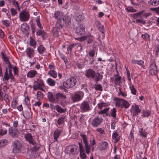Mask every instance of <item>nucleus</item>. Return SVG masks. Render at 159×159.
Segmentation results:
<instances>
[{"instance_id": "1", "label": "nucleus", "mask_w": 159, "mask_h": 159, "mask_svg": "<svg viewBox=\"0 0 159 159\" xmlns=\"http://www.w3.org/2000/svg\"><path fill=\"white\" fill-rule=\"evenodd\" d=\"M25 137L29 143L31 148V150L32 151L36 152L39 150L40 148L39 146L34 140L31 134L28 133L25 134Z\"/></svg>"}, {"instance_id": "2", "label": "nucleus", "mask_w": 159, "mask_h": 159, "mask_svg": "<svg viewBox=\"0 0 159 159\" xmlns=\"http://www.w3.org/2000/svg\"><path fill=\"white\" fill-rule=\"evenodd\" d=\"M114 100L116 101V106L120 107L121 108L124 107L128 108L129 106V104L126 100L123 99L118 98L117 97H115Z\"/></svg>"}, {"instance_id": "3", "label": "nucleus", "mask_w": 159, "mask_h": 159, "mask_svg": "<svg viewBox=\"0 0 159 159\" xmlns=\"http://www.w3.org/2000/svg\"><path fill=\"white\" fill-rule=\"evenodd\" d=\"M65 152L67 154L74 155L78 153L79 149L78 146L73 145L66 147L65 149Z\"/></svg>"}, {"instance_id": "4", "label": "nucleus", "mask_w": 159, "mask_h": 159, "mask_svg": "<svg viewBox=\"0 0 159 159\" xmlns=\"http://www.w3.org/2000/svg\"><path fill=\"white\" fill-rule=\"evenodd\" d=\"M76 83V79L74 77H71L63 82V85L66 88L69 89L74 86Z\"/></svg>"}, {"instance_id": "5", "label": "nucleus", "mask_w": 159, "mask_h": 159, "mask_svg": "<svg viewBox=\"0 0 159 159\" xmlns=\"http://www.w3.org/2000/svg\"><path fill=\"white\" fill-rule=\"evenodd\" d=\"M12 146V152L14 153L20 152L22 147L20 142L18 140H16L13 143Z\"/></svg>"}, {"instance_id": "6", "label": "nucleus", "mask_w": 159, "mask_h": 159, "mask_svg": "<svg viewBox=\"0 0 159 159\" xmlns=\"http://www.w3.org/2000/svg\"><path fill=\"white\" fill-rule=\"evenodd\" d=\"M80 136L82 138L83 142L84 144L86 152L89 154L90 152V147L88 144L87 137L85 134L81 133L80 134Z\"/></svg>"}, {"instance_id": "7", "label": "nucleus", "mask_w": 159, "mask_h": 159, "mask_svg": "<svg viewBox=\"0 0 159 159\" xmlns=\"http://www.w3.org/2000/svg\"><path fill=\"white\" fill-rule=\"evenodd\" d=\"M30 15L28 12L23 11L19 14V18L21 21L25 22L29 19Z\"/></svg>"}, {"instance_id": "8", "label": "nucleus", "mask_w": 159, "mask_h": 159, "mask_svg": "<svg viewBox=\"0 0 159 159\" xmlns=\"http://www.w3.org/2000/svg\"><path fill=\"white\" fill-rule=\"evenodd\" d=\"M151 15V13L150 12H147L145 10H143L138 12L134 14H133V15L134 16V17L137 18L139 16L142 15L141 16V18H146Z\"/></svg>"}, {"instance_id": "9", "label": "nucleus", "mask_w": 159, "mask_h": 159, "mask_svg": "<svg viewBox=\"0 0 159 159\" xmlns=\"http://www.w3.org/2000/svg\"><path fill=\"white\" fill-rule=\"evenodd\" d=\"M90 106L89 102L86 101L83 102L80 106L81 111L82 112H87L90 110Z\"/></svg>"}, {"instance_id": "10", "label": "nucleus", "mask_w": 159, "mask_h": 159, "mask_svg": "<svg viewBox=\"0 0 159 159\" xmlns=\"http://www.w3.org/2000/svg\"><path fill=\"white\" fill-rule=\"evenodd\" d=\"M8 133L13 138L18 137L20 134L17 129L12 128H9Z\"/></svg>"}, {"instance_id": "11", "label": "nucleus", "mask_w": 159, "mask_h": 159, "mask_svg": "<svg viewBox=\"0 0 159 159\" xmlns=\"http://www.w3.org/2000/svg\"><path fill=\"white\" fill-rule=\"evenodd\" d=\"M75 33L78 35L84 34L85 33V28L84 25H78L76 29Z\"/></svg>"}, {"instance_id": "12", "label": "nucleus", "mask_w": 159, "mask_h": 159, "mask_svg": "<svg viewBox=\"0 0 159 159\" xmlns=\"http://www.w3.org/2000/svg\"><path fill=\"white\" fill-rule=\"evenodd\" d=\"M56 103L61 102L66 98V95L61 93H57L56 94Z\"/></svg>"}, {"instance_id": "13", "label": "nucleus", "mask_w": 159, "mask_h": 159, "mask_svg": "<svg viewBox=\"0 0 159 159\" xmlns=\"http://www.w3.org/2000/svg\"><path fill=\"white\" fill-rule=\"evenodd\" d=\"M95 71L91 69H89L85 71V76L88 78L94 79L95 77Z\"/></svg>"}, {"instance_id": "14", "label": "nucleus", "mask_w": 159, "mask_h": 159, "mask_svg": "<svg viewBox=\"0 0 159 159\" xmlns=\"http://www.w3.org/2000/svg\"><path fill=\"white\" fill-rule=\"evenodd\" d=\"M103 120L102 118L97 117L93 120L91 124L93 127H97L101 124Z\"/></svg>"}, {"instance_id": "15", "label": "nucleus", "mask_w": 159, "mask_h": 159, "mask_svg": "<svg viewBox=\"0 0 159 159\" xmlns=\"http://www.w3.org/2000/svg\"><path fill=\"white\" fill-rule=\"evenodd\" d=\"M81 41H84L86 40L88 44H90L92 43L94 40V38L92 35H87L86 36H84L81 38H80Z\"/></svg>"}, {"instance_id": "16", "label": "nucleus", "mask_w": 159, "mask_h": 159, "mask_svg": "<svg viewBox=\"0 0 159 159\" xmlns=\"http://www.w3.org/2000/svg\"><path fill=\"white\" fill-rule=\"evenodd\" d=\"M157 69L154 63H152L150 65L149 72L151 75H155L157 73Z\"/></svg>"}, {"instance_id": "17", "label": "nucleus", "mask_w": 159, "mask_h": 159, "mask_svg": "<svg viewBox=\"0 0 159 159\" xmlns=\"http://www.w3.org/2000/svg\"><path fill=\"white\" fill-rule=\"evenodd\" d=\"M57 21L56 25V26L59 29H61L64 24L65 19L62 17V19H59L57 20Z\"/></svg>"}, {"instance_id": "18", "label": "nucleus", "mask_w": 159, "mask_h": 159, "mask_svg": "<svg viewBox=\"0 0 159 159\" xmlns=\"http://www.w3.org/2000/svg\"><path fill=\"white\" fill-rule=\"evenodd\" d=\"M74 18L75 20L79 21L83 20L84 17L81 13H77L75 14Z\"/></svg>"}, {"instance_id": "19", "label": "nucleus", "mask_w": 159, "mask_h": 159, "mask_svg": "<svg viewBox=\"0 0 159 159\" xmlns=\"http://www.w3.org/2000/svg\"><path fill=\"white\" fill-rule=\"evenodd\" d=\"M71 99L73 102H74L80 100L81 99V97L80 94L75 93L72 96Z\"/></svg>"}, {"instance_id": "20", "label": "nucleus", "mask_w": 159, "mask_h": 159, "mask_svg": "<svg viewBox=\"0 0 159 159\" xmlns=\"http://www.w3.org/2000/svg\"><path fill=\"white\" fill-rule=\"evenodd\" d=\"M61 133V130L58 129L54 131L53 136L55 141H57V139L59 137Z\"/></svg>"}, {"instance_id": "21", "label": "nucleus", "mask_w": 159, "mask_h": 159, "mask_svg": "<svg viewBox=\"0 0 159 159\" xmlns=\"http://www.w3.org/2000/svg\"><path fill=\"white\" fill-rule=\"evenodd\" d=\"M34 52V50L30 48H28L25 51L27 55L30 58H31L33 57Z\"/></svg>"}, {"instance_id": "22", "label": "nucleus", "mask_w": 159, "mask_h": 159, "mask_svg": "<svg viewBox=\"0 0 159 159\" xmlns=\"http://www.w3.org/2000/svg\"><path fill=\"white\" fill-rule=\"evenodd\" d=\"M131 62L133 64H137L140 66L142 68H143V69H145V66L144 65V62L142 60H132L131 61Z\"/></svg>"}, {"instance_id": "23", "label": "nucleus", "mask_w": 159, "mask_h": 159, "mask_svg": "<svg viewBox=\"0 0 159 159\" xmlns=\"http://www.w3.org/2000/svg\"><path fill=\"white\" fill-rule=\"evenodd\" d=\"M108 143L106 142H102L99 144L98 148L101 150L105 149L107 147Z\"/></svg>"}, {"instance_id": "24", "label": "nucleus", "mask_w": 159, "mask_h": 159, "mask_svg": "<svg viewBox=\"0 0 159 159\" xmlns=\"http://www.w3.org/2000/svg\"><path fill=\"white\" fill-rule=\"evenodd\" d=\"M63 15L61 12L58 11H56L54 15V17L55 19L58 20L59 19H62Z\"/></svg>"}, {"instance_id": "25", "label": "nucleus", "mask_w": 159, "mask_h": 159, "mask_svg": "<svg viewBox=\"0 0 159 159\" xmlns=\"http://www.w3.org/2000/svg\"><path fill=\"white\" fill-rule=\"evenodd\" d=\"M48 98L49 101L54 103H56V97H54L52 93L50 92L48 93Z\"/></svg>"}, {"instance_id": "26", "label": "nucleus", "mask_w": 159, "mask_h": 159, "mask_svg": "<svg viewBox=\"0 0 159 159\" xmlns=\"http://www.w3.org/2000/svg\"><path fill=\"white\" fill-rule=\"evenodd\" d=\"M134 111V112L133 113L134 116H137L141 112V110L139 109V106L136 105H135Z\"/></svg>"}, {"instance_id": "27", "label": "nucleus", "mask_w": 159, "mask_h": 159, "mask_svg": "<svg viewBox=\"0 0 159 159\" xmlns=\"http://www.w3.org/2000/svg\"><path fill=\"white\" fill-rule=\"evenodd\" d=\"M58 28L57 27H54L53 28L52 30V33L53 34V35L56 37H58L59 35V30H58Z\"/></svg>"}, {"instance_id": "28", "label": "nucleus", "mask_w": 159, "mask_h": 159, "mask_svg": "<svg viewBox=\"0 0 159 159\" xmlns=\"http://www.w3.org/2000/svg\"><path fill=\"white\" fill-rule=\"evenodd\" d=\"M36 74L37 73L35 70H31L27 73V76L28 77L32 78L34 77Z\"/></svg>"}, {"instance_id": "29", "label": "nucleus", "mask_w": 159, "mask_h": 159, "mask_svg": "<svg viewBox=\"0 0 159 159\" xmlns=\"http://www.w3.org/2000/svg\"><path fill=\"white\" fill-rule=\"evenodd\" d=\"M29 26L26 24L23 25L21 27V29L23 32H25L26 33L28 32V30L29 29Z\"/></svg>"}, {"instance_id": "30", "label": "nucleus", "mask_w": 159, "mask_h": 159, "mask_svg": "<svg viewBox=\"0 0 159 159\" xmlns=\"http://www.w3.org/2000/svg\"><path fill=\"white\" fill-rule=\"evenodd\" d=\"M2 56V58L4 59V61H5L6 63L7 64H8L9 65V66H11V63L10 61H9L8 58L4 54L3 52H1Z\"/></svg>"}, {"instance_id": "31", "label": "nucleus", "mask_w": 159, "mask_h": 159, "mask_svg": "<svg viewBox=\"0 0 159 159\" xmlns=\"http://www.w3.org/2000/svg\"><path fill=\"white\" fill-rule=\"evenodd\" d=\"M55 108L56 109V110L58 112L62 113L65 112L66 110L63 109L58 105H57L55 106Z\"/></svg>"}, {"instance_id": "32", "label": "nucleus", "mask_w": 159, "mask_h": 159, "mask_svg": "<svg viewBox=\"0 0 159 159\" xmlns=\"http://www.w3.org/2000/svg\"><path fill=\"white\" fill-rule=\"evenodd\" d=\"M112 138L115 139V142L117 143L120 140L119 135L116 132L113 133L112 134Z\"/></svg>"}, {"instance_id": "33", "label": "nucleus", "mask_w": 159, "mask_h": 159, "mask_svg": "<svg viewBox=\"0 0 159 159\" xmlns=\"http://www.w3.org/2000/svg\"><path fill=\"white\" fill-rule=\"evenodd\" d=\"M35 82H36V84L40 88L43 86H44V84L43 83V81L42 80L40 79H38L36 81H35Z\"/></svg>"}, {"instance_id": "34", "label": "nucleus", "mask_w": 159, "mask_h": 159, "mask_svg": "<svg viewBox=\"0 0 159 159\" xmlns=\"http://www.w3.org/2000/svg\"><path fill=\"white\" fill-rule=\"evenodd\" d=\"M47 83L50 86H53L55 84V82L54 80L51 78H48L47 80Z\"/></svg>"}, {"instance_id": "35", "label": "nucleus", "mask_w": 159, "mask_h": 159, "mask_svg": "<svg viewBox=\"0 0 159 159\" xmlns=\"http://www.w3.org/2000/svg\"><path fill=\"white\" fill-rule=\"evenodd\" d=\"M103 76L101 75L99 73H97L95 75V81L96 82H98L101 79H102Z\"/></svg>"}, {"instance_id": "36", "label": "nucleus", "mask_w": 159, "mask_h": 159, "mask_svg": "<svg viewBox=\"0 0 159 159\" xmlns=\"http://www.w3.org/2000/svg\"><path fill=\"white\" fill-rule=\"evenodd\" d=\"M140 135L144 137H147V134L146 132L143 130V128H140L139 131Z\"/></svg>"}, {"instance_id": "37", "label": "nucleus", "mask_w": 159, "mask_h": 159, "mask_svg": "<svg viewBox=\"0 0 159 159\" xmlns=\"http://www.w3.org/2000/svg\"><path fill=\"white\" fill-rule=\"evenodd\" d=\"M23 116L25 118L29 119L31 117V114L30 111H26L23 114Z\"/></svg>"}, {"instance_id": "38", "label": "nucleus", "mask_w": 159, "mask_h": 159, "mask_svg": "<svg viewBox=\"0 0 159 159\" xmlns=\"http://www.w3.org/2000/svg\"><path fill=\"white\" fill-rule=\"evenodd\" d=\"M149 3L153 6H156L159 4V0H150Z\"/></svg>"}, {"instance_id": "39", "label": "nucleus", "mask_w": 159, "mask_h": 159, "mask_svg": "<svg viewBox=\"0 0 159 159\" xmlns=\"http://www.w3.org/2000/svg\"><path fill=\"white\" fill-rule=\"evenodd\" d=\"M10 77L9 76L8 73L7 71V69H6V71L5 73L4 77L3 78V81L8 80L9 79Z\"/></svg>"}, {"instance_id": "40", "label": "nucleus", "mask_w": 159, "mask_h": 159, "mask_svg": "<svg viewBox=\"0 0 159 159\" xmlns=\"http://www.w3.org/2000/svg\"><path fill=\"white\" fill-rule=\"evenodd\" d=\"M48 74L50 75L52 77L56 78L57 77V73L55 70H50L48 72Z\"/></svg>"}, {"instance_id": "41", "label": "nucleus", "mask_w": 159, "mask_h": 159, "mask_svg": "<svg viewBox=\"0 0 159 159\" xmlns=\"http://www.w3.org/2000/svg\"><path fill=\"white\" fill-rule=\"evenodd\" d=\"M116 111L115 108H113L111 110V116L114 118H116Z\"/></svg>"}, {"instance_id": "42", "label": "nucleus", "mask_w": 159, "mask_h": 159, "mask_svg": "<svg viewBox=\"0 0 159 159\" xmlns=\"http://www.w3.org/2000/svg\"><path fill=\"white\" fill-rule=\"evenodd\" d=\"M45 48L42 45L39 46L38 48L39 52L40 54L42 53L45 51Z\"/></svg>"}, {"instance_id": "43", "label": "nucleus", "mask_w": 159, "mask_h": 159, "mask_svg": "<svg viewBox=\"0 0 159 159\" xmlns=\"http://www.w3.org/2000/svg\"><path fill=\"white\" fill-rule=\"evenodd\" d=\"M12 5L16 7V8L19 11H20V8L19 6V3L17 1H16L15 0H13L12 1Z\"/></svg>"}, {"instance_id": "44", "label": "nucleus", "mask_w": 159, "mask_h": 159, "mask_svg": "<svg viewBox=\"0 0 159 159\" xmlns=\"http://www.w3.org/2000/svg\"><path fill=\"white\" fill-rule=\"evenodd\" d=\"M125 10H126L128 12H134L137 11V10L135 9H134L132 7H128L125 8Z\"/></svg>"}, {"instance_id": "45", "label": "nucleus", "mask_w": 159, "mask_h": 159, "mask_svg": "<svg viewBox=\"0 0 159 159\" xmlns=\"http://www.w3.org/2000/svg\"><path fill=\"white\" fill-rule=\"evenodd\" d=\"M37 99L39 100L42 99L43 98V94L40 91L37 92Z\"/></svg>"}, {"instance_id": "46", "label": "nucleus", "mask_w": 159, "mask_h": 159, "mask_svg": "<svg viewBox=\"0 0 159 159\" xmlns=\"http://www.w3.org/2000/svg\"><path fill=\"white\" fill-rule=\"evenodd\" d=\"M7 141L5 139H3L0 141V148L4 146L7 143Z\"/></svg>"}, {"instance_id": "47", "label": "nucleus", "mask_w": 159, "mask_h": 159, "mask_svg": "<svg viewBox=\"0 0 159 159\" xmlns=\"http://www.w3.org/2000/svg\"><path fill=\"white\" fill-rule=\"evenodd\" d=\"M30 43L31 46L34 47V48H35V45L36 43L35 41L31 37H30Z\"/></svg>"}, {"instance_id": "48", "label": "nucleus", "mask_w": 159, "mask_h": 159, "mask_svg": "<svg viewBox=\"0 0 159 159\" xmlns=\"http://www.w3.org/2000/svg\"><path fill=\"white\" fill-rule=\"evenodd\" d=\"M142 37L146 40L149 41L150 40L149 36L147 33L143 34L142 36Z\"/></svg>"}, {"instance_id": "49", "label": "nucleus", "mask_w": 159, "mask_h": 159, "mask_svg": "<svg viewBox=\"0 0 159 159\" xmlns=\"http://www.w3.org/2000/svg\"><path fill=\"white\" fill-rule=\"evenodd\" d=\"M94 88L96 90L102 91V87L100 84H96L94 86Z\"/></svg>"}, {"instance_id": "50", "label": "nucleus", "mask_w": 159, "mask_h": 159, "mask_svg": "<svg viewBox=\"0 0 159 159\" xmlns=\"http://www.w3.org/2000/svg\"><path fill=\"white\" fill-rule=\"evenodd\" d=\"M64 23H65L66 25H69L70 24L71 21L70 19V17H67L64 18Z\"/></svg>"}, {"instance_id": "51", "label": "nucleus", "mask_w": 159, "mask_h": 159, "mask_svg": "<svg viewBox=\"0 0 159 159\" xmlns=\"http://www.w3.org/2000/svg\"><path fill=\"white\" fill-rule=\"evenodd\" d=\"M80 157L82 159H86V156L85 155L84 151H80Z\"/></svg>"}, {"instance_id": "52", "label": "nucleus", "mask_w": 159, "mask_h": 159, "mask_svg": "<svg viewBox=\"0 0 159 159\" xmlns=\"http://www.w3.org/2000/svg\"><path fill=\"white\" fill-rule=\"evenodd\" d=\"M65 117H62L58 119L57 123L58 125L62 124L64 120L65 119Z\"/></svg>"}, {"instance_id": "53", "label": "nucleus", "mask_w": 159, "mask_h": 159, "mask_svg": "<svg viewBox=\"0 0 159 159\" xmlns=\"http://www.w3.org/2000/svg\"><path fill=\"white\" fill-rule=\"evenodd\" d=\"M130 88L132 93L134 95L136 94V91L134 86L133 85H131L130 86Z\"/></svg>"}, {"instance_id": "54", "label": "nucleus", "mask_w": 159, "mask_h": 159, "mask_svg": "<svg viewBox=\"0 0 159 159\" xmlns=\"http://www.w3.org/2000/svg\"><path fill=\"white\" fill-rule=\"evenodd\" d=\"M109 109V108H105L103 110L99 111L98 112L99 114H103L105 113Z\"/></svg>"}, {"instance_id": "55", "label": "nucleus", "mask_w": 159, "mask_h": 159, "mask_svg": "<svg viewBox=\"0 0 159 159\" xmlns=\"http://www.w3.org/2000/svg\"><path fill=\"white\" fill-rule=\"evenodd\" d=\"M7 133V129L3 130L2 129H0V136H2L6 134Z\"/></svg>"}, {"instance_id": "56", "label": "nucleus", "mask_w": 159, "mask_h": 159, "mask_svg": "<svg viewBox=\"0 0 159 159\" xmlns=\"http://www.w3.org/2000/svg\"><path fill=\"white\" fill-rule=\"evenodd\" d=\"M121 79V77L120 76H118L115 80V82L116 84H119Z\"/></svg>"}, {"instance_id": "57", "label": "nucleus", "mask_w": 159, "mask_h": 159, "mask_svg": "<svg viewBox=\"0 0 159 159\" xmlns=\"http://www.w3.org/2000/svg\"><path fill=\"white\" fill-rule=\"evenodd\" d=\"M95 52V51L94 50H90L89 53V56L91 57H93L94 56Z\"/></svg>"}, {"instance_id": "58", "label": "nucleus", "mask_w": 159, "mask_h": 159, "mask_svg": "<svg viewBox=\"0 0 159 159\" xmlns=\"http://www.w3.org/2000/svg\"><path fill=\"white\" fill-rule=\"evenodd\" d=\"M135 21L136 22L138 23H141L144 25L146 23L145 21L141 19H136Z\"/></svg>"}, {"instance_id": "59", "label": "nucleus", "mask_w": 159, "mask_h": 159, "mask_svg": "<svg viewBox=\"0 0 159 159\" xmlns=\"http://www.w3.org/2000/svg\"><path fill=\"white\" fill-rule=\"evenodd\" d=\"M99 30L103 34L105 32V30L104 28V27L103 25H101L99 27H98Z\"/></svg>"}, {"instance_id": "60", "label": "nucleus", "mask_w": 159, "mask_h": 159, "mask_svg": "<svg viewBox=\"0 0 159 159\" xmlns=\"http://www.w3.org/2000/svg\"><path fill=\"white\" fill-rule=\"evenodd\" d=\"M11 15L12 16H15L17 14V12L16 10L13 8H11L10 9Z\"/></svg>"}, {"instance_id": "61", "label": "nucleus", "mask_w": 159, "mask_h": 159, "mask_svg": "<svg viewBox=\"0 0 159 159\" xmlns=\"http://www.w3.org/2000/svg\"><path fill=\"white\" fill-rule=\"evenodd\" d=\"M76 45L75 44H73L70 45L68 48H67V50L68 51H70L71 52L72 50V49L73 48V47L75 46H76Z\"/></svg>"}, {"instance_id": "62", "label": "nucleus", "mask_w": 159, "mask_h": 159, "mask_svg": "<svg viewBox=\"0 0 159 159\" xmlns=\"http://www.w3.org/2000/svg\"><path fill=\"white\" fill-rule=\"evenodd\" d=\"M143 115L145 117H148L150 115V112L148 111H144L143 112Z\"/></svg>"}, {"instance_id": "63", "label": "nucleus", "mask_w": 159, "mask_h": 159, "mask_svg": "<svg viewBox=\"0 0 159 159\" xmlns=\"http://www.w3.org/2000/svg\"><path fill=\"white\" fill-rule=\"evenodd\" d=\"M151 9L155 11L157 14H159V7L157 8H151Z\"/></svg>"}, {"instance_id": "64", "label": "nucleus", "mask_w": 159, "mask_h": 159, "mask_svg": "<svg viewBox=\"0 0 159 159\" xmlns=\"http://www.w3.org/2000/svg\"><path fill=\"white\" fill-rule=\"evenodd\" d=\"M17 104V101L15 100L14 101H13L11 103V105L12 107L13 108H15Z\"/></svg>"}]
</instances>
